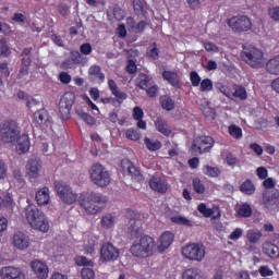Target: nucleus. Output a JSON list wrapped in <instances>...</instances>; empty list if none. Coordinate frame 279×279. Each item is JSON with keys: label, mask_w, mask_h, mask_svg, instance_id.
Here are the masks:
<instances>
[{"label": "nucleus", "mask_w": 279, "mask_h": 279, "mask_svg": "<svg viewBox=\"0 0 279 279\" xmlns=\"http://www.w3.org/2000/svg\"><path fill=\"white\" fill-rule=\"evenodd\" d=\"M80 204L88 215H97V213H101L106 208L108 198L101 194L92 192L83 194L80 197Z\"/></svg>", "instance_id": "nucleus-1"}, {"label": "nucleus", "mask_w": 279, "mask_h": 279, "mask_svg": "<svg viewBox=\"0 0 279 279\" xmlns=\"http://www.w3.org/2000/svg\"><path fill=\"white\" fill-rule=\"evenodd\" d=\"M24 215L34 230L39 232H49V220L45 213L40 211L36 205H28L24 208Z\"/></svg>", "instance_id": "nucleus-2"}, {"label": "nucleus", "mask_w": 279, "mask_h": 279, "mask_svg": "<svg viewBox=\"0 0 279 279\" xmlns=\"http://www.w3.org/2000/svg\"><path fill=\"white\" fill-rule=\"evenodd\" d=\"M130 252L136 258H149L156 252V241L154 238L145 235L141 238L140 242L132 244Z\"/></svg>", "instance_id": "nucleus-3"}, {"label": "nucleus", "mask_w": 279, "mask_h": 279, "mask_svg": "<svg viewBox=\"0 0 279 279\" xmlns=\"http://www.w3.org/2000/svg\"><path fill=\"white\" fill-rule=\"evenodd\" d=\"M0 135L3 143H16L21 136V128L13 120H7L0 125Z\"/></svg>", "instance_id": "nucleus-4"}, {"label": "nucleus", "mask_w": 279, "mask_h": 279, "mask_svg": "<svg viewBox=\"0 0 279 279\" xmlns=\"http://www.w3.org/2000/svg\"><path fill=\"white\" fill-rule=\"evenodd\" d=\"M242 59L253 69H263V66H265L263 51L256 47L250 46L248 48H244Z\"/></svg>", "instance_id": "nucleus-5"}, {"label": "nucleus", "mask_w": 279, "mask_h": 279, "mask_svg": "<svg viewBox=\"0 0 279 279\" xmlns=\"http://www.w3.org/2000/svg\"><path fill=\"white\" fill-rule=\"evenodd\" d=\"M90 180L96 184V186L106 187L110 184V172L100 163H95L92 166L90 170Z\"/></svg>", "instance_id": "nucleus-6"}, {"label": "nucleus", "mask_w": 279, "mask_h": 279, "mask_svg": "<svg viewBox=\"0 0 279 279\" xmlns=\"http://www.w3.org/2000/svg\"><path fill=\"white\" fill-rule=\"evenodd\" d=\"M215 145V140L211 136H198L193 141L191 151L192 154H208L213 146Z\"/></svg>", "instance_id": "nucleus-7"}, {"label": "nucleus", "mask_w": 279, "mask_h": 279, "mask_svg": "<svg viewBox=\"0 0 279 279\" xmlns=\"http://www.w3.org/2000/svg\"><path fill=\"white\" fill-rule=\"evenodd\" d=\"M75 104V94L68 92L63 94L59 101V112L61 114V119L66 121V119L71 118V109Z\"/></svg>", "instance_id": "nucleus-8"}, {"label": "nucleus", "mask_w": 279, "mask_h": 279, "mask_svg": "<svg viewBox=\"0 0 279 279\" xmlns=\"http://www.w3.org/2000/svg\"><path fill=\"white\" fill-rule=\"evenodd\" d=\"M54 189L58 196L64 202V204H75V202H77V194L73 193L71 186L66 185L65 183L56 181Z\"/></svg>", "instance_id": "nucleus-9"}, {"label": "nucleus", "mask_w": 279, "mask_h": 279, "mask_svg": "<svg viewBox=\"0 0 279 279\" xmlns=\"http://www.w3.org/2000/svg\"><path fill=\"white\" fill-rule=\"evenodd\" d=\"M128 228L131 236L133 239H138V235L142 233L143 220H141V214L135 211H128Z\"/></svg>", "instance_id": "nucleus-10"}, {"label": "nucleus", "mask_w": 279, "mask_h": 279, "mask_svg": "<svg viewBox=\"0 0 279 279\" xmlns=\"http://www.w3.org/2000/svg\"><path fill=\"white\" fill-rule=\"evenodd\" d=\"M182 255L190 260L201 262L204 260V256H206V250L199 244H187L182 248Z\"/></svg>", "instance_id": "nucleus-11"}, {"label": "nucleus", "mask_w": 279, "mask_h": 279, "mask_svg": "<svg viewBox=\"0 0 279 279\" xmlns=\"http://www.w3.org/2000/svg\"><path fill=\"white\" fill-rule=\"evenodd\" d=\"M228 25L233 32H248L252 29V20L245 15L233 16L228 21Z\"/></svg>", "instance_id": "nucleus-12"}, {"label": "nucleus", "mask_w": 279, "mask_h": 279, "mask_svg": "<svg viewBox=\"0 0 279 279\" xmlns=\"http://www.w3.org/2000/svg\"><path fill=\"white\" fill-rule=\"evenodd\" d=\"M119 258V251L112 243H105L100 247V260L102 263H112Z\"/></svg>", "instance_id": "nucleus-13"}, {"label": "nucleus", "mask_w": 279, "mask_h": 279, "mask_svg": "<svg viewBox=\"0 0 279 279\" xmlns=\"http://www.w3.org/2000/svg\"><path fill=\"white\" fill-rule=\"evenodd\" d=\"M40 171H43V163L40 160L33 158L29 159L26 165V175L31 180H36L37 178H40Z\"/></svg>", "instance_id": "nucleus-14"}, {"label": "nucleus", "mask_w": 279, "mask_h": 279, "mask_svg": "<svg viewBox=\"0 0 279 279\" xmlns=\"http://www.w3.org/2000/svg\"><path fill=\"white\" fill-rule=\"evenodd\" d=\"M1 279H25V274L21 271V268L14 266H4L0 269Z\"/></svg>", "instance_id": "nucleus-15"}, {"label": "nucleus", "mask_w": 279, "mask_h": 279, "mask_svg": "<svg viewBox=\"0 0 279 279\" xmlns=\"http://www.w3.org/2000/svg\"><path fill=\"white\" fill-rule=\"evenodd\" d=\"M263 203L267 210H270L271 213L279 208L278 196L276 194H271L269 190L264 191Z\"/></svg>", "instance_id": "nucleus-16"}, {"label": "nucleus", "mask_w": 279, "mask_h": 279, "mask_svg": "<svg viewBox=\"0 0 279 279\" xmlns=\"http://www.w3.org/2000/svg\"><path fill=\"white\" fill-rule=\"evenodd\" d=\"M12 245L16 247V250H27V247H29V236L19 231L14 233L12 238Z\"/></svg>", "instance_id": "nucleus-17"}, {"label": "nucleus", "mask_w": 279, "mask_h": 279, "mask_svg": "<svg viewBox=\"0 0 279 279\" xmlns=\"http://www.w3.org/2000/svg\"><path fill=\"white\" fill-rule=\"evenodd\" d=\"M121 165L122 169H124V171H128L133 180H136V182H143V174H141V171H138V169H136V167L132 165V161H130V159L122 160Z\"/></svg>", "instance_id": "nucleus-18"}, {"label": "nucleus", "mask_w": 279, "mask_h": 279, "mask_svg": "<svg viewBox=\"0 0 279 279\" xmlns=\"http://www.w3.org/2000/svg\"><path fill=\"white\" fill-rule=\"evenodd\" d=\"M32 269L37 278L47 279L49 278V268L43 262L36 259L32 262Z\"/></svg>", "instance_id": "nucleus-19"}, {"label": "nucleus", "mask_w": 279, "mask_h": 279, "mask_svg": "<svg viewBox=\"0 0 279 279\" xmlns=\"http://www.w3.org/2000/svg\"><path fill=\"white\" fill-rule=\"evenodd\" d=\"M34 120L39 128L44 125L49 128L51 125V118L49 117V112L46 109H40L34 113Z\"/></svg>", "instance_id": "nucleus-20"}, {"label": "nucleus", "mask_w": 279, "mask_h": 279, "mask_svg": "<svg viewBox=\"0 0 279 279\" xmlns=\"http://www.w3.org/2000/svg\"><path fill=\"white\" fill-rule=\"evenodd\" d=\"M173 239H175V236L170 231H166L161 234V236L159 238V244L157 245V251L159 252V254H162L165 250L171 246V243H173Z\"/></svg>", "instance_id": "nucleus-21"}, {"label": "nucleus", "mask_w": 279, "mask_h": 279, "mask_svg": "<svg viewBox=\"0 0 279 279\" xmlns=\"http://www.w3.org/2000/svg\"><path fill=\"white\" fill-rule=\"evenodd\" d=\"M149 186L153 191L157 193H165L168 189L167 181L158 177H153L149 181Z\"/></svg>", "instance_id": "nucleus-22"}, {"label": "nucleus", "mask_w": 279, "mask_h": 279, "mask_svg": "<svg viewBox=\"0 0 279 279\" xmlns=\"http://www.w3.org/2000/svg\"><path fill=\"white\" fill-rule=\"evenodd\" d=\"M16 151L17 154H27L29 151V135L23 134L22 136L16 138Z\"/></svg>", "instance_id": "nucleus-23"}, {"label": "nucleus", "mask_w": 279, "mask_h": 279, "mask_svg": "<svg viewBox=\"0 0 279 279\" xmlns=\"http://www.w3.org/2000/svg\"><path fill=\"white\" fill-rule=\"evenodd\" d=\"M262 250L266 254V256H269V258H279V247H278V245H276L271 242H265L263 244Z\"/></svg>", "instance_id": "nucleus-24"}, {"label": "nucleus", "mask_w": 279, "mask_h": 279, "mask_svg": "<svg viewBox=\"0 0 279 279\" xmlns=\"http://www.w3.org/2000/svg\"><path fill=\"white\" fill-rule=\"evenodd\" d=\"M88 75L92 82H97V80H99V82H104L106 80V75L101 73V66L99 65H92L89 68Z\"/></svg>", "instance_id": "nucleus-25"}, {"label": "nucleus", "mask_w": 279, "mask_h": 279, "mask_svg": "<svg viewBox=\"0 0 279 279\" xmlns=\"http://www.w3.org/2000/svg\"><path fill=\"white\" fill-rule=\"evenodd\" d=\"M35 199L38 206H45L49 204V189L43 187L36 193Z\"/></svg>", "instance_id": "nucleus-26"}, {"label": "nucleus", "mask_w": 279, "mask_h": 279, "mask_svg": "<svg viewBox=\"0 0 279 279\" xmlns=\"http://www.w3.org/2000/svg\"><path fill=\"white\" fill-rule=\"evenodd\" d=\"M155 128L160 134H163V136H169L171 134V129H169L167 121L162 120V118H157Z\"/></svg>", "instance_id": "nucleus-27"}, {"label": "nucleus", "mask_w": 279, "mask_h": 279, "mask_svg": "<svg viewBox=\"0 0 279 279\" xmlns=\"http://www.w3.org/2000/svg\"><path fill=\"white\" fill-rule=\"evenodd\" d=\"M266 69L271 75H279V56L270 59L266 64Z\"/></svg>", "instance_id": "nucleus-28"}, {"label": "nucleus", "mask_w": 279, "mask_h": 279, "mask_svg": "<svg viewBox=\"0 0 279 279\" xmlns=\"http://www.w3.org/2000/svg\"><path fill=\"white\" fill-rule=\"evenodd\" d=\"M17 80L20 86H25V84L32 80V76L29 75V68L23 66L17 74Z\"/></svg>", "instance_id": "nucleus-29"}, {"label": "nucleus", "mask_w": 279, "mask_h": 279, "mask_svg": "<svg viewBox=\"0 0 279 279\" xmlns=\"http://www.w3.org/2000/svg\"><path fill=\"white\" fill-rule=\"evenodd\" d=\"M133 8L137 16H145L147 14V4L143 0H133Z\"/></svg>", "instance_id": "nucleus-30"}, {"label": "nucleus", "mask_w": 279, "mask_h": 279, "mask_svg": "<svg viewBox=\"0 0 279 279\" xmlns=\"http://www.w3.org/2000/svg\"><path fill=\"white\" fill-rule=\"evenodd\" d=\"M240 191L244 193V195H254V193H256V186H254L252 180L247 179L241 184Z\"/></svg>", "instance_id": "nucleus-31"}, {"label": "nucleus", "mask_w": 279, "mask_h": 279, "mask_svg": "<svg viewBox=\"0 0 279 279\" xmlns=\"http://www.w3.org/2000/svg\"><path fill=\"white\" fill-rule=\"evenodd\" d=\"M151 78L147 76L146 74H140L136 78V86L141 88L142 90H147L149 88V85L151 84Z\"/></svg>", "instance_id": "nucleus-32"}, {"label": "nucleus", "mask_w": 279, "mask_h": 279, "mask_svg": "<svg viewBox=\"0 0 279 279\" xmlns=\"http://www.w3.org/2000/svg\"><path fill=\"white\" fill-rule=\"evenodd\" d=\"M108 85L112 95H114L117 99H122V100L128 99V94L119 92V86H117V83L114 82V80H109Z\"/></svg>", "instance_id": "nucleus-33"}, {"label": "nucleus", "mask_w": 279, "mask_h": 279, "mask_svg": "<svg viewBox=\"0 0 279 279\" xmlns=\"http://www.w3.org/2000/svg\"><path fill=\"white\" fill-rule=\"evenodd\" d=\"M162 77L163 80H166V82H169L171 86H178V84H180V81L178 78V73L175 72L163 71Z\"/></svg>", "instance_id": "nucleus-34"}, {"label": "nucleus", "mask_w": 279, "mask_h": 279, "mask_svg": "<svg viewBox=\"0 0 279 279\" xmlns=\"http://www.w3.org/2000/svg\"><path fill=\"white\" fill-rule=\"evenodd\" d=\"M160 104L163 110H167L168 112H171V110L175 109V101H173V99H171L169 96L161 97Z\"/></svg>", "instance_id": "nucleus-35"}, {"label": "nucleus", "mask_w": 279, "mask_h": 279, "mask_svg": "<svg viewBox=\"0 0 279 279\" xmlns=\"http://www.w3.org/2000/svg\"><path fill=\"white\" fill-rule=\"evenodd\" d=\"M75 112L80 119L87 123V125H95V123H97V120H95L93 116L82 111L81 109H76Z\"/></svg>", "instance_id": "nucleus-36"}, {"label": "nucleus", "mask_w": 279, "mask_h": 279, "mask_svg": "<svg viewBox=\"0 0 279 279\" xmlns=\"http://www.w3.org/2000/svg\"><path fill=\"white\" fill-rule=\"evenodd\" d=\"M144 143L149 151H158L162 144L159 141H151L149 137L144 138Z\"/></svg>", "instance_id": "nucleus-37"}, {"label": "nucleus", "mask_w": 279, "mask_h": 279, "mask_svg": "<svg viewBox=\"0 0 279 279\" xmlns=\"http://www.w3.org/2000/svg\"><path fill=\"white\" fill-rule=\"evenodd\" d=\"M238 215L244 218L252 217V207L247 203H244L238 208Z\"/></svg>", "instance_id": "nucleus-38"}, {"label": "nucleus", "mask_w": 279, "mask_h": 279, "mask_svg": "<svg viewBox=\"0 0 279 279\" xmlns=\"http://www.w3.org/2000/svg\"><path fill=\"white\" fill-rule=\"evenodd\" d=\"M262 238H263V232L260 231L250 230L246 233V239L250 241V243H258Z\"/></svg>", "instance_id": "nucleus-39"}, {"label": "nucleus", "mask_w": 279, "mask_h": 279, "mask_svg": "<svg viewBox=\"0 0 279 279\" xmlns=\"http://www.w3.org/2000/svg\"><path fill=\"white\" fill-rule=\"evenodd\" d=\"M205 175H209V178H219L221 174V170L216 167L205 166L203 169Z\"/></svg>", "instance_id": "nucleus-40"}, {"label": "nucleus", "mask_w": 279, "mask_h": 279, "mask_svg": "<svg viewBox=\"0 0 279 279\" xmlns=\"http://www.w3.org/2000/svg\"><path fill=\"white\" fill-rule=\"evenodd\" d=\"M172 223H177L178 226H186V228H191L193 226L191 220L182 217V216H173L171 217Z\"/></svg>", "instance_id": "nucleus-41"}, {"label": "nucleus", "mask_w": 279, "mask_h": 279, "mask_svg": "<svg viewBox=\"0 0 279 279\" xmlns=\"http://www.w3.org/2000/svg\"><path fill=\"white\" fill-rule=\"evenodd\" d=\"M114 221H116L114 216L109 214L102 217L101 226L102 228L109 229V228H112V226H114Z\"/></svg>", "instance_id": "nucleus-42"}, {"label": "nucleus", "mask_w": 279, "mask_h": 279, "mask_svg": "<svg viewBox=\"0 0 279 279\" xmlns=\"http://www.w3.org/2000/svg\"><path fill=\"white\" fill-rule=\"evenodd\" d=\"M203 114L207 121H215V118L217 117L215 109L210 108L209 106L203 108Z\"/></svg>", "instance_id": "nucleus-43"}, {"label": "nucleus", "mask_w": 279, "mask_h": 279, "mask_svg": "<svg viewBox=\"0 0 279 279\" xmlns=\"http://www.w3.org/2000/svg\"><path fill=\"white\" fill-rule=\"evenodd\" d=\"M197 210L198 213H201V215H203L206 218L213 217V215H215V211H213L211 208H208L204 203L198 205Z\"/></svg>", "instance_id": "nucleus-44"}, {"label": "nucleus", "mask_w": 279, "mask_h": 279, "mask_svg": "<svg viewBox=\"0 0 279 279\" xmlns=\"http://www.w3.org/2000/svg\"><path fill=\"white\" fill-rule=\"evenodd\" d=\"M71 60L74 62V64H84L86 63V59L84 56L80 53V51H72L71 52Z\"/></svg>", "instance_id": "nucleus-45"}, {"label": "nucleus", "mask_w": 279, "mask_h": 279, "mask_svg": "<svg viewBox=\"0 0 279 279\" xmlns=\"http://www.w3.org/2000/svg\"><path fill=\"white\" fill-rule=\"evenodd\" d=\"M193 187H194V191L199 195H204V193H206V187L202 183V180L197 178L193 180Z\"/></svg>", "instance_id": "nucleus-46"}, {"label": "nucleus", "mask_w": 279, "mask_h": 279, "mask_svg": "<svg viewBox=\"0 0 279 279\" xmlns=\"http://www.w3.org/2000/svg\"><path fill=\"white\" fill-rule=\"evenodd\" d=\"M232 97H236L238 99H241L242 101L247 99V92L243 87L235 88L234 93L231 94Z\"/></svg>", "instance_id": "nucleus-47"}, {"label": "nucleus", "mask_w": 279, "mask_h": 279, "mask_svg": "<svg viewBox=\"0 0 279 279\" xmlns=\"http://www.w3.org/2000/svg\"><path fill=\"white\" fill-rule=\"evenodd\" d=\"M0 53L4 58H8L12 51L10 50V47H8V43L2 38L0 39Z\"/></svg>", "instance_id": "nucleus-48"}, {"label": "nucleus", "mask_w": 279, "mask_h": 279, "mask_svg": "<svg viewBox=\"0 0 279 279\" xmlns=\"http://www.w3.org/2000/svg\"><path fill=\"white\" fill-rule=\"evenodd\" d=\"M199 272L195 268H190L183 272V279H197Z\"/></svg>", "instance_id": "nucleus-49"}, {"label": "nucleus", "mask_w": 279, "mask_h": 279, "mask_svg": "<svg viewBox=\"0 0 279 279\" xmlns=\"http://www.w3.org/2000/svg\"><path fill=\"white\" fill-rule=\"evenodd\" d=\"M229 133L233 138H241L243 136V131L236 125L229 126Z\"/></svg>", "instance_id": "nucleus-50"}, {"label": "nucleus", "mask_w": 279, "mask_h": 279, "mask_svg": "<svg viewBox=\"0 0 279 279\" xmlns=\"http://www.w3.org/2000/svg\"><path fill=\"white\" fill-rule=\"evenodd\" d=\"M126 138L130 141H138L141 138V133H138V130L129 129L126 130Z\"/></svg>", "instance_id": "nucleus-51"}, {"label": "nucleus", "mask_w": 279, "mask_h": 279, "mask_svg": "<svg viewBox=\"0 0 279 279\" xmlns=\"http://www.w3.org/2000/svg\"><path fill=\"white\" fill-rule=\"evenodd\" d=\"M268 16L272 21H279V7H270L267 9Z\"/></svg>", "instance_id": "nucleus-52"}, {"label": "nucleus", "mask_w": 279, "mask_h": 279, "mask_svg": "<svg viewBox=\"0 0 279 279\" xmlns=\"http://www.w3.org/2000/svg\"><path fill=\"white\" fill-rule=\"evenodd\" d=\"M81 276L83 279H95V270L93 268H83Z\"/></svg>", "instance_id": "nucleus-53"}, {"label": "nucleus", "mask_w": 279, "mask_h": 279, "mask_svg": "<svg viewBox=\"0 0 279 279\" xmlns=\"http://www.w3.org/2000/svg\"><path fill=\"white\" fill-rule=\"evenodd\" d=\"M148 58H151L153 60H158L159 58V51H158V46L156 43L151 45L150 50L147 53Z\"/></svg>", "instance_id": "nucleus-54"}, {"label": "nucleus", "mask_w": 279, "mask_h": 279, "mask_svg": "<svg viewBox=\"0 0 279 279\" xmlns=\"http://www.w3.org/2000/svg\"><path fill=\"white\" fill-rule=\"evenodd\" d=\"M113 16L116 21H123L125 19V12H123L119 5L113 8Z\"/></svg>", "instance_id": "nucleus-55"}, {"label": "nucleus", "mask_w": 279, "mask_h": 279, "mask_svg": "<svg viewBox=\"0 0 279 279\" xmlns=\"http://www.w3.org/2000/svg\"><path fill=\"white\" fill-rule=\"evenodd\" d=\"M192 86H199L202 84V77H199V74L197 72L193 71L190 74Z\"/></svg>", "instance_id": "nucleus-56"}, {"label": "nucleus", "mask_w": 279, "mask_h": 279, "mask_svg": "<svg viewBox=\"0 0 279 279\" xmlns=\"http://www.w3.org/2000/svg\"><path fill=\"white\" fill-rule=\"evenodd\" d=\"M76 265H78L80 267H82V266L93 267V260H89L85 256H81V257H77Z\"/></svg>", "instance_id": "nucleus-57"}, {"label": "nucleus", "mask_w": 279, "mask_h": 279, "mask_svg": "<svg viewBox=\"0 0 279 279\" xmlns=\"http://www.w3.org/2000/svg\"><path fill=\"white\" fill-rule=\"evenodd\" d=\"M143 117H145V112H143L141 107H135L133 109V119L135 121H141V119H143Z\"/></svg>", "instance_id": "nucleus-58"}, {"label": "nucleus", "mask_w": 279, "mask_h": 279, "mask_svg": "<svg viewBox=\"0 0 279 279\" xmlns=\"http://www.w3.org/2000/svg\"><path fill=\"white\" fill-rule=\"evenodd\" d=\"M211 88H213V81H210L209 78L203 80V82L201 83V90L205 93L206 90H210Z\"/></svg>", "instance_id": "nucleus-59"}, {"label": "nucleus", "mask_w": 279, "mask_h": 279, "mask_svg": "<svg viewBox=\"0 0 279 279\" xmlns=\"http://www.w3.org/2000/svg\"><path fill=\"white\" fill-rule=\"evenodd\" d=\"M58 12L59 14H61V16H69V14H71V12L69 11V5H66L65 3H61L59 7H58Z\"/></svg>", "instance_id": "nucleus-60"}, {"label": "nucleus", "mask_w": 279, "mask_h": 279, "mask_svg": "<svg viewBox=\"0 0 279 279\" xmlns=\"http://www.w3.org/2000/svg\"><path fill=\"white\" fill-rule=\"evenodd\" d=\"M81 53H83V56H90V53H93V46H90V44H83L81 46Z\"/></svg>", "instance_id": "nucleus-61"}, {"label": "nucleus", "mask_w": 279, "mask_h": 279, "mask_svg": "<svg viewBox=\"0 0 279 279\" xmlns=\"http://www.w3.org/2000/svg\"><path fill=\"white\" fill-rule=\"evenodd\" d=\"M259 274L265 278L267 276H274V270L269 269V266H262L259 267Z\"/></svg>", "instance_id": "nucleus-62"}, {"label": "nucleus", "mask_w": 279, "mask_h": 279, "mask_svg": "<svg viewBox=\"0 0 279 279\" xmlns=\"http://www.w3.org/2000/svg\"><path fill=\"white\" fill-rule=\"evenodd\" d=\"M59 80L62 82V84H71V75H69L66 72H61Z\"/></svg>", "instance_id": "nucleus-63"}, {"label": "nucleus", "mask_w": 279, "mask_h": 279, "mask_svg": "<svg viewBox=\"0 0 279 279\" xmlns=\"http://www.w3.org/2000/svg\"><path fill=\"white\" fill-rule=\"evenodd\" d=\"M126 72L131 73V75L136 73V62H134V60H129Z\"/></svg>", "instance_id": "nucleus-64"}]
</instances>
